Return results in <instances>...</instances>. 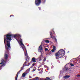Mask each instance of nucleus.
<instances>
[{"mask_svg":"<svg viewBox=\"0 0 80 80\" xmlns=\"http://www.w3.org/2000/svg\"><path fill=\"white\" fill-rule=\"evenodd\" d=\"M55 49H53L51 50L52 52H55Z\"/></svg>","mask_w":80,"mask_h":80,"instance_id":"nucleus-21","label":"nucleus"},{"mask_svg":"<svg viewBox=\"0 0 80 80\" xmlns=\"http://www.w3.org/2000/svg\"><path fill=\"white\" fill-rule=\"evenodd\" d=\"M20 42L21 44L23 46V47L22 46V49H23V48H25V46H24V44H23V43L22 42V40L21 39H20Z\"/></svg>","mask_w":80,"mask_h":80,"instance_id":"nucleus-7","label":"nucleus"},{"mask_svg":"<svg viewBox=\"0 0 80 80\" xmlns=\"http://www.w3.org/2000/svg\"><path fill=\"white\" fill-rule=\"evenodd\" d=\"M20 35L17 34H16L13 35L10 33H8L7 35H5L4 36V42L5 44V41H7V40H8V41H11L12 40V38L11 37H12V38H15L16 40H17V39L16 38L17 37H19Z\"/></svg>","mask_w":80,"mask_h":80,"instance_id":"nucleus-1","label":"nucleus"},{"mask_svg":"<svg viewBox=\"0 0 80 80\" xmlns=\"http://www.w3.org/2000/svg\"><path fill=\"white\" fill-rule=\"evenodd\" d=\"M26 66H23L21 68V69L18 72V73H20V72H21V71L23 70V68H24V67Z\"/></svg>","mask_w":80,"mask_h":80,"instance_id":"nucleus-10","label":"nucleus"},{"mask_svg":"<svg viewBox=\"0 0 80 80\" xmlns=\"http://www.w3.org/2000/svg\"><path fill=\"white\" fill-rule=\"evenodd\" d=\"M32 80H38V77H36L35 78H33V79H31Z\"/></svg>","mask_w":80,"mask_h":80,"instance_id":"nucleus-15","label":"nucleus"},{"mask_svg":"<svg viewBox=\"0 0 80 80\" xmlns=\"http://www.w3.org/2000/svg\"><path fill=\"white\" fill-rule=\"evenodd\" d=\"M40 68V67H38V68Z\"/></svg>","mask_w":80,"mask_h":80,"instance_id":"nucleus-40","label":"nucleus"},{"mask_svg":"<svg viewBox=\"0 0 80 80\" xmlns=\"http://www.w3.org/2000/svg\"><path fill=\"white\" fill-rule=\"evenodd\" d=\"M42 57H43L42 54L40 55L39 57V61H41V60H42Z\"/></svg>","mask_w":80,"mask_h":80,"instance_id":"nucleus-11","label":"nucleus"},{"mask_svg":"<svg viewBox=\"0 0 80 80\" xmlns=\"http://www.w3.org/2000/svg\"><path fill=\"white\" fill-rule=\"evenodd\" d=\"M35 3L37 6H39L41 3V0H35Z\"/></svg>","mask_w":80,"mask_h":80,"instance_id":"nucleus-6","label":"nucleus"},{"mask_svg":"<svg viewBox=\"0 0 80 80\" xmlns=\"http://www.w3.org/2000/svg\"><path fill=\"white\" fill-rule=\"evenodd\" d=\"M14 17V16L12 14V15H11L10 16V17Z\"/></svg>","mask_w":80,"mask_h":80,"instance_id":"nucleus-24","label":"nucleus"},{"mask_svg":"<svg viewBox=\"0 0 80 80\" xmlns=\"http://www.w3.org/2000/svg\"><path fill=\"white\" fill-rule=\"evenodd\" d=\"M28 62V61H27V59H26V61L23 64V66H25L27 64V63Z\"/></svg>","mask_w":80,"mask_h":80,"instance_id":"nucleus-13","label":"nucleus"},{"mask_svg":"<svg viewBox=\"0 0 80 80\" xmlns=\"http://www.w3.org/2000/svg\"><path fill=\"white\" fill-rule=\"evenodd\" d=\"M38 52H41V53L43 52V46H42V44L40 45L38 48Z\"/></svg>","mask_w":80,"mask_h":80,"instance_id":"nucleus-5","label":"nucleus"},{"mask_svg":"<svg viewBox=\"0 0 80 80\" xmlns=\"http://www.w3.org/2000/svg\"><path fill=\"white\" fill-rule=\"evenodd\" d=\"M30 68H29L28 69V70H27V71H30Z\"/></svg>","mask_w":80,"mask_h":80,"instance_id":"nucleus-31","label":"nucleus"},{"mask_svg":"<svg viewBox=\"0 0 80 80\" xmlns=\"http://www.w3.org/2000/svg\"><path fill=\"white\" fill-rule=\"evenodd\" d=\"M65 54V51L63 49L60 50L58 52H57L55 55L56 57V58L57 60H59L60 58L63 57Z\"/></svg>","mask_w":80,"mask_h":80,"instance_id":"nucleus-2","label":"nucleus"},{"mask_svg":"<svg viewBox=\"0 0 80 80\" xmlns=\"http://www.w3.org/2000/svg\"><path fill=\"white\" fill-rule=\"evenodd\" d=\"M4 58L5 59H8V55L7 54H5L4 56Z\"/></svg>","mask_w":80,"mask_h":80,"instance_id":"nucleus-9","label":"nucleus"},{"mask_svg":"<svg viewBox=\"0 0 80 80\" xmlns=\"http://www.w3.org/2000/svg\"><path fill=\"white\" fill-rule=\"evenodd\" d=\"M1 62L0 63V65H1V66H0V70L2 69V66H3V65L5 64V61L3 59H2L1 60Z\"/></svg>","mask_w":80,"mask_h":80,"instance_id":"nucleus-4","label":"nucleus"},{"mask_svg":"<svg viewBox=\"0 0 80 80\" xmlns=\"http://www.w3.org/2000/svg\"><path fill=\"white\" fill-rule=\"evenodd\" d=\"M38 8L39 10H40V9H41V8Z\"/></svg>","mask_w":80,"mask_h":80,"instance_id":"nucleus-37","label":"nucleus"},{"mask_svg":"<svg viewBox=\"0 0 80 80\" xmlns=\"http://www.w3.org/2000/svg\"><path fill=\"white\" fill-rule=\"evenodd\" d=\"M28 73H26V72H24L22 74V76L23 77H25L26 75V74H27Z\"/></svg>","mask_w":80,"mask_h":80,"instance_id":"nucleus-12","label":"nucleus"},{"mask_svg":"<svg viewBox=\"0 0 80 80\" xmlns=\"http://www.w3.org/2000/svg\"><path fill=\"white\" fill-rule=\"evenodd\" d=\"M65 70H67L68 69V68H65Z\"/></svg>","mask_w":80,"mask_h":80,"instance_id":"nucleus-28","label":"nucleus"},{"mask_svg":"<svg viewBox=\"0 0 80 80\" xmlns=\"http://www.w3.org/2000/svg\"><path fill=\"white\" fill-rule=\"evenodd\" d=\"M70 65L71 67H73V66H74V65L73 64H71Z\"/></svg>","mask_w":80,"mask_h":80,"instance_id":"nucleus-22","label":"nucleus"},{"mask_svg":"<svg viewBox=\"0 0 80 80\" xmlns=\"http://www.w3.org/2000/svg\"><path fill=\"white\" fill-rule=\"evenodd\" d=\"M48 78H48V77H47V78H46V79H45V80H48Z\"/></svg>","mask_w":80,"mask_h":80,"instance_id":"nucleus-34","label":"nucleus"},{"mask_svg":"<svg viewBox=\"0 0 80 80\" xmlns=\"http://www.w3.org/2000/svg\"><path fill=\"white\" fill-rule=\"evenodd\" d=\"M52 30H53V32H54V34H55V31H53V29Z\"/></svg>","mask_w":80,"mask_h":80,"instance_id":"nucleus-35","label":"nucleus"},{"mask_svg":"<svg viewBox=\"0 0 80 80\" xmlns=\"http://www.w3.org/2000/svg\"><path fill=\"white\" fill-rule=\"evenodd\" d=\"M55 41H56V42H57V38H55Z\"/></svg>","mask_w":80,"mask_h":80,"instance_id":"nucleus-30","label":"nucleus"},{"mask_svg":"<svg viewBox=\"0 0 80 80\" xmlns=\"http://www.w3.org/2000/svg\"><path fill=\"white\" fill-rule=\"evenodd\" d=\"M26 57H27V59H28V58H29V57L28 56V55L26 56Z\"/></svg>","mask_w":80,"mask_h":80,"instance_id":"nucleus-25","label":"nucleus"},{"mask_svg":"<svg viewBox=\"0 0 80 80\" xmlns=\"http://www.w3.org/2000/svg\"><path fill=\"white\" fill-rule=\"evenodd\" d=\"M42 65H45V63H42Z\"/></svg>","mask_w":80,"mask_h":80,"instance_id":"nucleus-36","label":"nucleus"},{"mask_svg":"<svg viewBox=\"0 0 80 80\" xmlns=\"http://www.w3.org/2000/svg\"><path fill=\"white\" fill-rule=\"evenodd\" d=\"M46 58H44L43 61V62H45V61H46Z\"/></svg>","mask_w":80,"mask_h":80,"instance_id":"nucleus-23","label":"nucleus"},{"mask_svg":"<svg viewBox=\"0 0 80 80\" xmlns=\"http://www.w3.org/2000/svg\"><path fill=\"white\" fill-rule=\"evenodd\" d=\"M50 35H51V38H52V32H50Z\"/></svg>","mask_w":80,"mask_h":80,"instance_id":"nucleus-20","label":"nucleus"},{"mask_svg":"<svg viewBox=\"0 0 80 80\" xmlns=\"http://www.w3.org/2000/svg\"><path fill=\"white\" fill-rule=\"evenodd\" d=\"M70 77V76L69 75H67L64 77V78H69Z\"/></svg>","mask_w":80,"mask_h":80,"instance_id":"nucleus-16","label":"nucleus"},{"mask_svg":"<svg viewBox=\"0 0 80 80\" xmlns=\"http://www.w3.org/2000/svg\"><path fill=\"white\" fill-rule=\"evenodd\" d=\"M25 56H27V55H28V53H27V52H26V53L25 54Z\"/></svg>","mask_w":80,"mask_h":80,"instance_id":"nucleus-26","label":"nucleus"},{"mask_svg":"<svg viewBox=\"0 0 80 80\" xmlns=\"http://www.w3.org/2000/svg\"><path fill=\"white\" fill-rule=\"evenodd\" d=\"M38 71H40V69H38Z\"/></svg>","mask_w":80,"mask_h":80,"instance_id":"nucleus-38","label":"nucleus"},{"mask_svg":"<svg viewBox=\"0 0 80 80\" xmlns=\"http://www.w3.org/2000/svg\"><path fill=\"white\" fill-rule=\"evenodd\" d=\"M69 52H69V51H68V53H69Z\"/></svg>","mask_w":80,"mask_h":80,"instance_id":"nucleus-39","label":"nucleus"},{"mask_svg":"<svg viewBox=\"0 0 80 80\" xmlns=\"http://www.w3.org/2000/svg\"><path fill=\"white\" fill-rule=\"evenodd\" d=\"M29 78H32V77H31V76H29Z\"/></svg>","mask_w":80,"mask_h":80,"instance_id":"nucleus-33","label":"nucleus"},{"mask_svg":"<svg viewBox=\"0 0 80 80\" xmlns=\"http://www.w3.org/2000/svg\"><path fill=\"white\" fill-rule=\"evenodd\" d=\"M18 74H19V73H17L16 75V76L15 80H17V79L18 78Z\"/></svg>","mask_w":80,"mask_h":80,"instance_id":"nucleus-14","label":"nucleus"},{"mask_svg":"<svg viewBox=\"0 0 80 80\" xmlns=\"http://www.w3.org/2000/svg\"><path fill=\"white\" fill-rule=\"evenodd\" d=\"M45 42L46 43H49V41H48V40H46L45 41Z\"/></svg>","mask_w":80,"mask_h":80,"instance_id":"nucleus-18","label":"nucleus"},{"mask_svg":"<svg viewBox=\"0 0 80 80\" xmlns=\"http://www.w3.org/2000/svg\"><path fill=\"white\" fill-rule=\"evenodd\" d=\"M7 47L6 46H5V48H6V50H7V51L8 52V49H10V48H11V47H10V42L8 41H7Z\"/></svg>","mask_w":80,"mask_h":80,"instance_id":"nucleus-3","label":"nucleus"},{"mask_svg":"<svg viewBox=\"0 0 80 80\" xmlns=\"http://www.w3.org/2000/svg\"><path fill=\"white\" fill-rule=\"evenodd\" d=\"M32 62H36V59H35V58H33L31 61L30 62V63H32Z\"/></svg>","mask_w":80,"mask_h":80,"instance_id":"nucleus-8","label":"nucleus"},{"mask_svg":"<svg viewBox=\"0 0 80 80\" xmlns=\"http://www.w3.org/2000/svg\"><path fill=\"white\" fill-rule=\"evenodd\" d=\"M45 51L46 52H47V51L48 52H49V50H48V49L47 48H45Z\"/></svg>","mask_w":80,"mask_h":80,"instance_id":"nucleus-17","label":"nucleus"},{"mask_svg":"<svg viewBox=\"0 0 80 80\" xmlns=\"http://www.w3.org/2000/svg\"><path fill=\"white\" fill-rule=\"evenodd\" d=\"M30 63H28V65H25V66H29V65H30Z\"/></svg>","mask_w":80,"mask_h":80,"instance_id":"nucleus-27","label":"nucleus"},{"mask_svg":"<svg viewBox=\"0 0 80 80\" xmlns=\"http://www.w3.org/2000/svg\"><path fill=\"white\" fill-rule=\"evenodd\" d=\"M39 73H40V72H39Z\"/></svg>","mask_w":80,"mask_h":80,"instance_id":"nucleus-41","label":"nucleus"},{"mask_svg":"<svg viewBox=\"0 0 80 80\" xmlns=\"http://www.w3.org/2000/svg\"><path fill=\"white\" fill-rule=\"evenodd\" d=\"M33 68V66H32L30 68Z\"/></svg>","mask_w":80,"mask_h":80,"instance_id":"nucleus-32","label":"nucleus"},{"mask_svg":"<svg viewBox=\"0 0 80 80\" xmlns=\"http://www.w3.org/2000/svg\"><path fill=\"white\" fill-rule=\"evenodd\" d=\"M20 37H21V36H20Z\"/></svg>","mask_w":80,"mask_h":80,"instance_id":"nucleus-42","label":"nucleus"},{"mask_svg":"<svg viewBox=\"0 0 80 80\" xmlns=\"http://www.w3.org/2000/svg\"><path fill=\"white\" fill-rule=\"evenodd\" d=\"M45 0V1L46 0Z\"/></svg>","mask_w":80,"mask_h":80,"instance_id":"nucleus-43","label":"nucleus"},{"mask_svg":"<svg viewBox=\"0 0 80 80\" xmlns=\"http://www.w3.org/2000/svg\"><path fill=\"white\" fill-rule=\"evenodd\" d=\"M36 63H33L32 65V66L33 67V66H34V65H35Z\"/></svg>","mask_w":80,"mask_h":80,"instance_id":"nucleus-29","label":"nucleus"},{"mask_svg":"<svg viewBox=\"0 0 80 80\" xmlns=\"http://www.w3.org/2000/svg\"><path fill=\"white\" fill-rule=\"evenodd\" d=\"M53 49L54 50H56V47H55V46H53Z\"/></svg>","mask_w":80,"mask_h":80,"instance_id":"nucleus-19","label":"nucleus"}]
</instances>
